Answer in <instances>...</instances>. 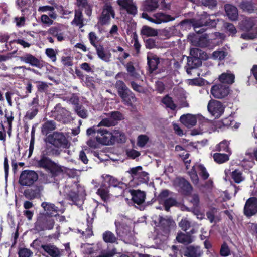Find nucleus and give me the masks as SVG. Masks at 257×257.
<instances>
[{
	"instance_id": "f257e3e1",
	"label": "nucleus",
	"mask_w": 257,
	"mask_h": 257,
	"mask_svg": "<svg viewBox=\"0 0 257 257\" xmlns=\"http://www.w3.org/2000/svg\"><path fill=\"white\" fill-rule=\"evenodd\" d=\"M96 139L100 144L111 145L116 142H124L125 137L124 134L119 130L109 131L106 129L100 128L97 130Z\"/></svg>"
},
{
	"instance_id": "f03ea898",
	"label": "nucleus",
	"mask_w": 257,
	"mask_h": 257,
	"mask_svg": "<svg viewBox=\"0 0 257 257\" xmlns=\"http://www.w3.org/2000/svg\"><path fill=\"white\" fill-rule=\"evenodd\" d=\"M190 55L192 57L188 58V65L190 68H194L201 65V60L207 59V54L200 49L193 48L190 50Z\"/></svg>"
},
{
	"instance_id": "7ed1b4c3",
	"label": "nucleus",
	"mask_w": 257,
	"mask_h": 257,
	"mask_svg": "<svg viewBox=\"0 0 257 257\" xmlns=\"http://www.w3.org/2000/svg\"><path fill=\"white\" fill-rule=\"evenodd\" d=\"M38 178V174L35 171L26 170L21 173L19 182L22 186H31Z\"/></svg>"
},
{
	"instance_id": "20e7f679",
	"label": "nucleus",
	"mask_w": 257,
	"mask_h": 257,
	"mask_svg": "<svg viewBox=\"0 0 257 257\" xmlns=\"http://www.w3.org/2000/svg\"><path fill=\"white\" fill-rule=\"evenodd\" d=\"M158 198L160 202L164 204L165 210L167 211H169L170 207L177 205L176 200L172 197V193L168 190L163 191Z\"/></svg>"
},
{
	"instance_id": "39448f33",
	"label": "nucleus",
	"mask_w": 257,
	"mask_h": 257,
	"mask_svg": "<svg viewBox=\"0 0 257 257\" xmlns=\"http://www.w3.org/2000/svg\"><path fill=\"white\" fill-rule=\"evenodd\" d=\"M207 107L209 112L215 117H220L223 113L225 108L221 102L215 100H211Z\"/></svg>"
},
{
	"instance_id": "423d86ee",
	"label": "nucleus",
	"mask_w": 257,
	"mask_h": 257,
	"mask_svg": "<svg viewBox=\"0 0 257 257\" xmlns=\"http://www.w3.org/2000/svg\"><path fill=\"white\" fill-rule=\"evenodd\" d=\"M211 93L214 97L221 99L229 94V87L222 84H216L212 87Z\"/></svg>"
},
{
	"instance_id": "0eeeda50",
	"label": "nucleus",
	"mask_w": 257,
	"mask_h": 257,
	"mask_svg": "<svg viewBox=\"0 0 257 257\" xmlns=\"http://www.w3.org/2000/svg\"><path fill=\"white\" fill-rule=\"evenodd\" d=\"M117 3L121 9L126 10L128 14L135 15L137 13V7L133 0H117Z\"/></svg>"
},
{
	"instance_id": "6e6552de",
	"label": "nucleus",
	"mask_w": 257,
	"mask_h": 257,
	"mask_svg": "<svg viewBox=\"0 0 257 257\" xmlns=\"http://www.w3.org/2000/svg\"><path fill=\"white\" fill-rule=\"evenodd\" d=\"M244 212L247 216H251L257 213V198H251L246 201Z\"/></svg>"
},
{
	"instance_id": "1a4fd4ad",
	"label": "nucleus",
	"mask_w": 257,
	"mask_h": 257,
	"mask_svg": "<svg viewBox=\"0 0 257 257\" xmlns=\"http://www.w3.org/2000/svg\"><path fill=\"white\" fill-rule=\"evenodd\" d=\"M51 143L57 147H68V141L64 135L61 133H54L52 136Z\"/></svg>"
},
{
	"instance_id": "9d476101",
	"label": "nucleus",
	"mask_w": 257,
	"mask_h": 257,
	"mask_svg": "<svg viewBox=\"0 0 257 257\" xmlns=\"http://www.w3.org/2000/svg\"><path fill=\"white\" fill-rule=\"evenodd\" d=\"M57 9L60 11L61 13H62L61 11L63 10L62 6H59L57 5H55L54 6H51L48 5L40 6L38 9V11L41 13H48L49 16L53 19H56L57 18V14L54 11V9Z\"/></svg>"
},
{
	"instance_id": "9b49d317",
	"label": "nucleus",
	"mask_w": 257,
	"mask_h": 257,
	"mask_svg": "<svg viewBox=\"0 0 257 257\" xmlns=\"http://www.w3.org/2000/svg\"><path fill=\"white\" fill-rule=\"evenodd\" d=\"M114 16L115 14L112 7L110 5H106L103 10L100 22L102 24H106L109 22L111 17L114 18Z\"/></svg>"
},
{
	"instance_id": "f8f14e48",
	"label": "nucleus",
	"mask_w": 257,
	"mask_h": 257,
	"mask_svg": "<svg viewBox=\"0 0 257 257\" xmlns=\"http://www.w3.org/2000/svg\"><path fill=\"white\" fill-rule=\"evenodd\" d=\"M42 207L43 208L46 214L43 216H54L56 217L57 215V212L58 208L55 206L54 204L48 202H44L41 204Z\"/></svg>"
},
{
	"instance_id": "ddd939ff",
	"label": "nucleus",
	"mask_w": 257,
	"mask_h": 257,
	"mask_svg": "<svg viewBox=\"0 0 257 257\" xmlns=\"http://www.w3.org/2000/svg\"><path fill=\"white\" fill-rule=\"evenodd\" d=\"M181 122L187 127L194 126L197 122L196 116L191 114L182 115L180 118Z\"/></svg>"
},
{
	"instance_id": "4468645a",
	"label": "nucleus",
	"mask_w": 257,
	"mask_h": 257,
	"mask_svg": "<svg viewBox=\"0 0 257 257\" xmlns=\"http://www.w3.org/2000/svg\"><path fill=\"white\" fill-rule=\"evenodd\" d=\"M203 251L199 246H190L186 248L184 255L186 257H201Z\"/></svg>"
},
{
	"instance_id": "2eb2a0df",
	"label": "nucleus",
	"mask_w": 257,
	"mask_h": 257,
	"mask_svg": "<svg viewBox=\"0 0 257 257\" xmlns=\"http://www.w3.org/2000/svg\"><path fill=\"white\" fill-rule=\"evenodd\" d=\"M21 61L30 64L33 66L36 67L37 68H41L42 65L40 61L35 57L34 56L30 54H27L20 58Z\"/></svg>"
},
{
	"instance_id": "dca6fc26",
	"label": "nucleus",
	"mask_w": 257,
	"mask_h": 257,
	"mask_svg": "<svg viewBox=\"0 0 257 257\" xmlns=\"http://www.w3.org/2000/svg\"><path fill=\"white\" fill-rule=\"evenodd\" d=\"M208 20L209 18L207 16L206 13H204V14L202 15L199 21L198 20L192 19L190 20V22L194 27L195 31L197 32H200V31L197 30V29L204 25H207Z\"/></svg>"
},
{
	"instance_id": "f3484780",
	"label": "nucleus",
	"mask_w": 257,
	"mask_h": 257,
	"mask_svg": "<svg viewBox=\"0 0 257 257\" xmlns=\"http://www.w3.org/2000/svg\"><path fill=\"white\" fill-rule=\"evenodd\" d=\"M41 247L51 257H60L61 256L60 251L54 245H42Z\"/></svg>"
},
{
	"instance_id": "a211bd4d",
	"label": "nucleus",
	"mask_w": 257,
	"mask_h": 257,
	"mask_svg": "<svg viewBox=\"0 0 257 257\" xmlns=\"http://www.w3.org/2000/svg\"><path fill=\"white\" fill-rule=\"evenodd\" d=\"M133 202L138 205L143 203L145 199V194L140 190H132L131 192Z\"/></svg>"
},
{
	"instance_id": "6ab92c4d",
	"label": "nucleus",
	"mask_w": 257,
	"mask_h": 257,
	"mask_svg": "<svg viewBox=\"0 0 257 257\" xmlns=\"http://www.w3.org/2000/svg\"><path fill=\"white\" fill-rule=\"evenodd\" d=\"M154 23L160 24L162 22H167L172 21L174 19L169 15H166L162 13H157L154 15Z\"/></svg>"
},
{
	"instance_id": "aec40b11",
	"label": "nucleus",
	"mask_w": 257,
	"mask_h": 257,
	"mask_svg": "<svg viewBox=\"0 0 257 257\" xmlns=\"http://www.w3.org/2000/svg\"><path fill=\"white\" fill-rule=\"evenodd\" d=\"M176 240L181 243L189 244L193 241L194 237L190 235V233L180 232L178 234Z\"/></svg>"
},
{
	"instance_id": "412c9836",
	"label": "nucleus",
	"mask_w": 257,
	"mask_h": 257,
	"mask_svg": "<svg viewBox=\"0 0 257 257\" xmlns=\"http://www.w3.org/2000/svg\"><path fill=\"white\" fill-rule=\"evenodd\" d=\"M225 11L228 18L231 20H236L238 17L237 8L231 5H226L225 7Z\"/></svg>"
},
{
	"instance_id": "4be33fe9",
	"label": "nucleus",
	"mask_w": 257,
	"mask_h": 257,
	"mask_svg": "<svg viewBox=\"0 0 257 257\" xmlns=\"http://www.w3.org/2000/svg\"><path fill=\"white\" fill-rule=\"evenodd\" d=\"M147 60L150 69H151L152 71L155 70L159 63L158 58L152 53H148Z\"/></svg>"
},
{
	"instance_id": "5701e85b",
	"label": "nucleus",
	"mask_w": 257,
	"mask_h": 257,
	"mask_svg": "<svg viewBox=\"0 0 257 257\" xmlns=\"http://www.w3.org/2000/svg\"><path fill=\"white\" fill-rule=\"evenodd\" d=\"M120 97L124 102L128 105L131 106L136 101L134 94L129 90L124 94H122Z\"/></svg>"
},
{
	"instance_id": "b1692460",
	"label": "nucleus",
	"mask_w": 257,
	"mask_h": 257,
	"mask_svg": "<svg viewBox=\"0 0 257 257\" xmlns=\"http://www.w3.org/2000/svg\"><path fill=\"white\" fill-rule=\"evenodd\" d=\"M219 80L222 83L230 84L234 81V75L228 72L223 73L220 75Z\"/></svg>"
},
{
	"instance_id": "393cba45",
	"label": "nucleus",
	"mask_w": 257,
	"mask_h": 257,
	"mask_svg": "<svg viewBox=\"0 0 257 257\" xmlns=\"http://www.w3.org/2000/svg\"><path fill=\"white\" fill-rule=\"evenodd\" d=\"M52 216H42L40 217L38 221L42 222L48 229H51L54 226V221L51 218Z\"/></svg>"
},
{
	"instance_id": "a878e982",
	"label": "nucleus",
	"mask_w": 257,
	"mask_h": 257,
	"mask_svg": "<svg viewBox=\"0 0 257 257\" xmlns=\"http://www.w3.org/2000/svg\"><path fill=\"white\" fill-rule=\"evenodd\" d=\"M38 100L36 98H34L31 103V105L32 106V110H29L27 113V115L30 119H32L38 112Z\"/></svg>"
},
{
	"instance_id": "bb28decb",
	"label": "nucleus",
	"mask_w": 257,
	"mask_h": 257,
	"mask_svg": "<svg viewBox=\"0 0 257 257\" xmlns=\"http://www.w3.org/2000/svg\"><path fill=\"white\" fill-rule=\"evenodd\" d=\"M97 53L99 58L106 62H108L111 56L110 52L105 51L102 47L97 48Z\"/></svg>"
},
{
	"instance_id": "cd10ccee",
	"label": "nucleus",
	"mask_w": 257,
	"mask_h": 257,
	"mask_svg": "<svg viewBox=\"0 0 257 257\" xmlns=\"http://www.w3.org/2000/svg\"><path fill=\"white\" fill-rule=\"evenodd\" d=\"M141 34L146 36H155L158 34L157 30L147 26H144L141 30Z\"/></svg>"
},
{
	"instance_id": "c85d7f7f",
	"label": "nucleus",
	"mask_w": 257,
	"mask_h": 257,
	"mask_svg": "<svg viewBox=\"0 0 257 257\" xmlns=\"http://www.w3.org/2000/svg\"><path fill=\"white\" fill-rule=\"evenodd\" d=\"M231 176V178L236 183H240L244 180V177L243 176L242 172L238 169L232 171Z\"/></svg>"
},
{
	"instance_id": "c756f323",
	"label": "nucleus",
	"mask_w": 257,
	"mask_h": 257,
	"mask_svg": "<svg viewBox=\"0 0 257 257\" xmlns=\"http://www.w3.org/2000/svg\"><path fill=\"white\" fill-rule=\"evenodd\" d=\"M72 24L78 26L80 28L83 26V18L81 11L77 10L75 11V17L72 22Z\"/></svg>"
},
{
	"instance_id": "7c9ffc66",
	"label": "nucleus",
	"mask_w": 257,
	"mask_h": 257,
	"mask_svg": "<svg viewBox=\"0 0 257 257\" xmlns=\"http://www.w3.org/2000/svg\"><path fill=\"white\" fill-rule=\"evenodd\" d=\"M53 162H52L49 158L46 157H43L38 161V165L40 167L44 168L48 170L52 166V165H53Z\"/></svg>"
},
{
	"instance_id": "2f4dec72",
	"label": "nucleus",
	"mask_w": 257,
	"mask_h": 257,
	"mask_svg": "<svg viewBox=\"0 0 257 257\" xmlns=\"http://www.w3.org/2000/svg\"><path fill=\"white\" fill-rule=\"evenodd\" d=\"M213 158L214 161L219 164L223 163L229 159L228 155L221 153H215L213 155Z\"/></svg>"
},
{
	"instance_id": "473e14b6",
	"label": "nucleus",
	"mask_w": 257,
	"mask_h": 257,
	"mask_svg": "<svg viewBox=\"0 0 257 257\" xmlns=\"http://www.w3.org/2000/svg\"><path fill=\"white\" fill-rule=\"evenodd\" d=\"M107 116L109 118V119H110V120L114 122V125L116 124L117 121L120 120L122 118L121 114L118 111H114L110 113H108L107 114Z\"/></svg>"
},
{
	"instance_id": "72a5a7b5",
	"label": "nucleus",
	"mask_w": 257,
	"mask_h": 257,
	"mask_svg": "<svg viewBox=\"0 0 257 257\" xmlns=\"http://www.w3.org/2000/svg\"><path fill=\"white\" fill-rule=\"evenodd\" d=\"M103 238L105 242L114 243L116 241L114 235L110 231H106L103 234Z\"/></svg>"
},
{
	"instance_id": "f704fd0d",
	"label": "nucleus",
	"mask_w": 257,
	"mask_h": 257,
	"mask_svg": "<svg viewBox=\"0 0 257 257\" xmlns=\"http://www.w3.org/2000/svg\"><path fill=\"white\" fill-rule=\"evenodd\" d=\"M115 85L120 96L128 90L125 84L121 81H117Z\"/></svg>"
},
{
	"instance_id": "c9c22d12",
	"label": "nucleus",
	"mask_w": 257,
	"mask_h": 257,
	"mask_svg": "<svg viewBox=\"0 0 257 257\" xmlns=\"http://www.w3.org/2000/svg\"><path fill=\"white\" fill-rule=\"evenodd\" d=\"M253 26L252 21L250 19H245L240 24V28L243 30H248Z\"/></svg>"
},
{
	"instance_id": "e433bc0d",
	"label": "nucleus",
	"mask_w": 257,
	"mask_h": 257,
	"mask_svg": "<svg viewBox=\"0 0 257 257\" xmlns=\"http://www.w3.org/2000/svg\"><path fill=\"white\" fill-rule=\"evenodd\" d=\"M232 117L226 118L222 121H218L216 123L217 127L221 128L223 126H229L233 125V122L231 120Z\"/></svg>"
},
{
	"instance_id": "4c0bfd02",
	"label": "nucleus",
	"mask_w": 257,
	"mask_h": 257,
	"mask_svg": "<svg viewBox=\"0 0 257 257\" xmlns=\"http://www.w3.org/2000/svg\"><path fill=\"white\" fill-rule=\"evenodd\" d=\"M158 7L157 0H147L146 2V9L148 11H152Z\"/></svg>"
},
{
	"instance_id": "58836bf2",
	"label": "nucleus",
	"mask_w": 257,
	"mask_h": 257,
	"mask_svg": "<svg viewBox=\"0 0 257 257\" xmlns=\"http://www.w3.org/2000/svg\"><path fill=\"white\" fill-rule=\"evenodd\" d=\"M162 102L167 107L170 108L172 110H174L176 108V105L170 97L168 96L165 97L162 99Z\"/></svg>"
},
{
	"instance_id": "ea45409f",
	"label": "nucleus",
	"mask_w": 257,
	"mask_h": 257,
	"mask_svg": "<svg viewBox=\"0 0 257 257\" xmlns=\"http://www.w3.org/2000/svg\"><path fill=\"white\" fill-rule=\"evenodd\" d=\"M48 170H49L50 172L54 175H57L63 171V169L61 167L57 165L54 163H53V165H52Z\"/></svg>"
},
{
	"instance_id": "a19ab883",
	"label": "nucleus",
	"mask_w": 257,
	"mask_h": 257,
	"mask_svg": "<svg viewBox=\"0 0 257 257\" xmlns=\"http://www.w3.org/2000/svg\"><path fill=\"white\" fill-rule=\"evenodd\" d=\"M49 32L56 37L58 41H62L65 39L64 34L63 33H58L57 32V29L55 28H52L50 29Z\"/></svg>"
},
{
	"instance_id": "79ce46f5",
	"label": "nucleus",
	"mask_w": 257,
	"mask_h": 257,
	"mask_svg": "<svg viewBox=\"0 0 257 257\" xmlns=\"http://www.w3.org/2000/svg\"><path fill=\"white\" fill-rule=\"evenodd\" d=\"M196 167L200 171L199 173L201 177L204 180L207 179L209 177V174L207 171V170L205 168V167L201 164L196 165Z\"/></svg>"
},
{
	"instance_id": "37998d69",
	"label": "nucleus",
	"mask_w": 257,
	"mask_h": 257,
	"mask_svg": "<svg viewBox=\"0 0 257 257\" xmlns=\"http://www.w3.org/2000/svg\"><path fill=\"white\" fill-rule=\"evenodd\" d=\"M149 140V138L146 135H141L138 136L137 145L141 147H143Z\"/></svg>"
},
{
	"instance_id": "c03bdc74",
	"label": "nucleus",
	"mask_w": 257,
	"mask_h": 257,
	"mask_svg": "<svg viewBox=\"0 0 257 257\" xmlns=\"http://www.w3.org/2000/svg\"><path fill=\"white\" fill-rule=\"evenodd\" d=\"M109 191L106 188H100L98 190L97 193L104 200H107L109 197Z\"/></svg>"
},
{
	"instance_id": "a18cd8bd",
	"label": "nucleus",
	"mask_w": 257,
	"mask_h": 257,
	"mask_svg": "<svg viewBox=\"0 0 257 257\" xmlns=\"http://www.w3.org/2000/svg\"><path fill=\"white\" fill-rule=\"evenodd\" d=\"M25 197L29 199H34L39 196V190L35 191L31 190L29 191L25 192Z\"/></svg>"
},
{
	"instance_id": "49530a36",
	"label": "nucleus",
	"mask_w": 257,
	"mask_h": 257,
	"mask_svg": "<svg viewBox=\"0 0 257 257\" xmlns=\"http://www.w3.org/2000/svg\"><path fill=\"white\" fill-rule=\"evenodd\" d=\"M226 55V53H225L224 51H216L213 53L212 56L214 59L221 60L225 58Z\"/></svg>"
},
{
	"instance_id": "de8ad7c7",
	"label": "nucleus",
	"mask_w": 257,
	"mask_h": 257,
	"mask_svg": "<svg viewBox=\"0 0 257 257\" xmlns=\"http://www.w3.org/2000/svg\"><path fill=\"white\" fill-rule=\"evenodd\" d=\"M189 174L193 183L195 185L198 184L199 182V178L196 173V170H195V166L193 167L192 170L189 172Z\"/></svg>"
},
{
	"instance_id": "09e8293b",
	"label": "nucleus",
	"mask_w": 257,
	"mask_h": 257,
	"mask_svg": "<svg viewBox=\"0 0 257 257\" xmlns=\"http://www.w3.org/2000/svg\"><path fill=\"white\" fill-rule=\"evenodd\" d=\"M179 227L184 231L187 230L191 226L190 222L186 218L183 219L179 223Z\"/></svg>"
},
{
	"instance_id": "8fccbe9b",
	"label": "nucleus",
	"mask_w": 257,
	"mask_h": 257,
	"mask_svg": "<svg viewBox=\"0 0 257 257\" xmlns=\"http://www.w3.org/2000/svg\"><path fill=\"white\" fill-rule=\"evenodd\" d=\"M46 54L50 58L52 61L55 62L56 60V52L52 48H47L46 49Z\"/></svg>"
},
{
	"instance_id": "3c124183",
	"label": "nucleus",
	"mask_w": 257,
	"mask_h": 257,
	"mask_svg": "<svg viewBox=\"0 0 257 257\" xmlns=\"http://www.w3.org/2000/svg\"><path fill=\"white\" fill-rule=\"evenodd\" d=\"M49 15L48 16L46 14H43L41 17V20L42 22L48 26H50L53 24V21Z\"/></svg>"
},
{
	"instance_id": "603ef678",
	"label": "nucleus",
	"mask_w": 257,
	"mask_h": 257,
	"mask_svg": "<svg viewBox=\"0 0 257 257\" xmlns=\"http://www.w3.org/2000/svg\"><path fill=\"white\" fill-rule=\"evenodd\" d=\"M105 180L109 182L110 185L114 187H116L120 184V182L116 178L109 175L105 176Z\"/></svg>"
},
{
	"instance_id": "864d4df0",
	"label": "nucleus",
	"mask_w": 257,
	"mask_h": 257,
	"mask_svg": "<svg viewBox=\"0 0 257 257\" xmlns=\"http://www.w3.org/2000/svg\"><path fill=\"white\" fill-rule=\"evenodd\" d=\"M32 254V251L28 248H22L19 249V257H30Z\"/></svg>"
},
{
	"instance_id": "5fc2aeb1",
	"label": "nucleus",
	"mask_w": 257,
	"mask_h": 257,
	"mask_svg": "<svg viewBox=\"0 0 257 257\" xmlns=\"http://www.w3.org/2000/svg\"><path fill=\"white\" fill-rule=\"evenodd\" d=\"M240 6L242 9L248 12L251 13L253 10V6L249 2H242Z\"/></svg>"
},
{
	"instance_id": "6e6d98bb",
	"label": "nucleus",
	"mask_w": 257,
	"mask_h": 257,
	"mask_svg": "<svg viewBox=\"0 0 257 257\" xmlns=\"http://www.w3.org/2000/svg\"><path fill=\"white\" fill-rule=\"evenodd\" d=\"M228 145V142L225 140L223 141L218 145L217 149L219 151H225L228 152L229 151Z\"/></svg>"
},
{
	"instance_id": "4d7b16f0",
	"label": "nucleus",
	"mask_w": 257,
	"mask_h": 257,
	"mask_svg": "<svg viewBox=\"0 0 257 257\" xmlns=\"http://www.w3.org/2000/svg\"><path fill=\"white\" fill-rule=\"evenodd\" d=\"M142 167L141 166H137L135 168H132L129 173L132 175L136 176V178H138L140 176V174L142 172Z\"/></svg>"
},
{
	"instance_id": "13d9d810",
	"label": "nucleus",
	"mask_w": 257,
	"mask_h": 257,
	"mask_svg": "<svg viewBox=\"0 0 257 257\" xmlns=\"http://www.w3.org/2000/svg\"><path fill=\"white\" fill-rule=\"evenodd\" d=\"M113 125H114V122L110 120V119H109L108 117L103 119L98 124V126H104L107 127H109Z\"/></svg>"
},
{
	"instance_id": "bf43d9fd",
	"label": "nucleus",
	"mask_w": 257,
	"mask_h": 257,
	"mask_svg": "<svg viewBox=\"0 0 257 257\" xmlns=\"http://www.w3.org/2000/svg\"><path fill=\"white\" fill-rule=\"evenodd\" d=\"M225 28L227 31L229 32L230 35H234L236 32V30L233 25L230 23H226L224 25Z\"/></svg>"
},
{
	"instance_id": "052dcab7",
	"label": "nucleus",
	"mask_w": 257,
	"mask_h": 257,
	"mask_svg": "<svg viewBox=\"0 0 257 257\" xmlns=\"http://www.w3.org/2000/svg\"><path fill=\"white\" fill-rule=\"evenodd\" d=\"M220 254L223 256H227L229 255L230 250L226 244H223L220 249Z\"/></svg>"
},
{
	"instance_id": "680f3d73",
	"label": "nucleus",
	"mask_w": 257,
	"mask_h": 257,
	"mask_svg": "<svg viewBox=\"0 0 257 257\" xmlns=\"http://www.w3.org/2000/svg\"><path fill=\"white\" fill-rule=\"evenodd\" d=\"M76 111L77 114L82 118H86L87 116L86 112L81 106H76Z\"/></svg>"
},
{
	"instance_id": "e2e57ef3",
	"label": "nucleus",
	"mask_w": 257,
	"mask_h": 257,
	"mask_svg": "<svg viewBox=\"0 0 257 257\" xmlns=\"http://www.w3.org/2000/svg\"><path fill=\"white\" fill-rule=\"evenodd\" d=\"M24 215L27 218L29 221L32 219L34 215V212L30 210H25L23 212Z\"/></svg>"
},
{
	"instance_id": "0e129e2a",
	"label": "nucleus",
	"mask_w": 257,
	"mask_h": 257,
	"mask_svg": "<svg viewBox=\"0 0 257 257\" xmlns=\"http://www.w3.org/2000/svg\"><path fill=\"white\" fill-rule=\"evenodd\" d=\"M89 40L90 41V43L92 45L95 46H96V42L97 41V37L96 36V34L94 32H90L89 33Z\"/></svg>"
},
{
	"instance_id": "69168bd1",
	"label": "nucleus",
	"mask_w": 257,
	"mask_h": 257,
	"mask_svg": "<svg viewBox=\"0 0 257 257\" xmlns=\"http://www.w3.org/2000/svg\"><path fill=\"white\" fill-rule=\"evenodd\" d=\"M70 198L72 201L76 204L78 202H80V203L82 202V198L77 194H75L73 196L71 195Z\"/></svg>"
},
{
	"instance_id": "338daca9",
	"label": "nucleus",
	"mask_w": 257,
	"mask_h": 257,
	"mask_svg": "<svg viewBox=\"0 0 257 257\" xmlns=\"http://www.w3.org/2000/svg\"><path fill=\"white\" fill-rule=\"evenodd\" d=\"M115 253V250L108 251L107 252H103L101 254L97 257H111Z\"/></svg>"
},
{
	"instance_id": "774afa93",
	"label": "nucleus",
	"mask_w": 257,
	"mask_h": 257,
	"mask_svg": "<svg viewBox=\"0 0 257 257\" xmlns=\"http://www.w3.org/2000/svg\"><path fill=\"white\" fill-rule=\"evenodd\" d=\"M188 199L194 205H197L199 202V197L196 194L189 196Z\"/></svg>"
}]
</instances>
